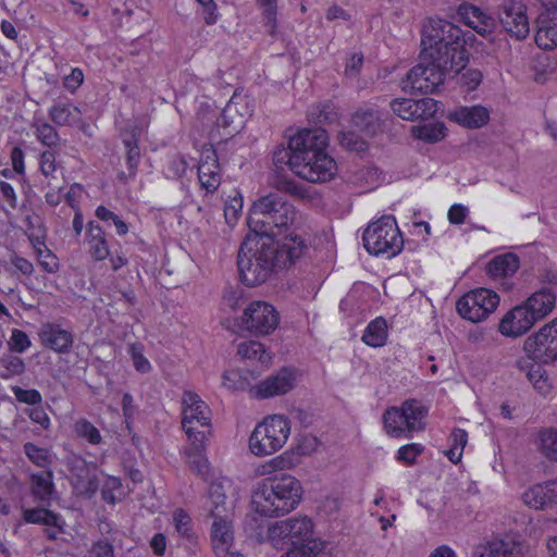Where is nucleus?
Masks as SVG:
<instances>
[{
    "label": "nucleus",
    "mask_w": 557,
    "mask_h": 557,
    "mask_svg": "<svg viewBox=\"0 0 557 557\" xmlns=\"http://www.w3.org/2000/svg\"><path fill=\"white\" fill-rule=\"evenodd\" d=\"M247 224L260 236L248 238L238 250L239 276L248 286L267 282L275 270L293 265L308 249L302 235L306 218L276 194L262 196L252 203Z\"/></svg>",
    "instance_id": "f257e3e1"
},
{
    "label": "nucleus",
    "mask_w": 557,
    "mask_h": 557,
    "mask_svg": "<svg viewBox=\"0 0 557 557\" xmlns=\"http://www.w3.org/2000/svg\"><path fill=\"white\" fill-rule=\"evenodd\" d=\"M466 39L461 28L442 18H429L422 28L421 46L426 58H436L445 65L454 58H461V66L468 63Z\"/></svg>",
    "instance_id": "f03ea898"
},
{
    "label": "nucleus",
    "mask_w": 557,
    "mask_h": 557,
    "mask_svg": "<svg viewBox=\"0 0 557 557\" xmlns=\"http://www.w3.org/2000/svg\"><path fill=\"white\" fill-rule=\"evenodd\" d=\"M302 486L289 474L265 479L253 492L252 503L260 515L273 517L294 510L301 500Z\"/></svg>",
    "instance_id": "7ed1b4c3"
},
{
    "label": "nucleus",
    "mask_w": 557,
    "mask_h": 557,
    "mask_svg": "<svg viewBox=\"0 0 557 557\" xmlns=\"http://www.w3.org/2000/svg\"><path fill=\"white\" fill-rule=\"evenodd\" d=\"M556 305V294L549 287L534 292L521 305L513 307L500 320L498 331L506 337L517 338L527 334L535 323L550 314Z\"/></svg>",
    "instance_id": "20e7f679"
},
{
    "label": "nucleus",
    "mask_w": 557,
    "mask_h": 557,
    "mask_svg": "<svg viewBox=\"0 0 557 557\" xmlns=\"http://www.w3.org/2000/svg\"><path fill=\"white\" fill-rule=\"evenodd\" d=\"M267 536L275 548L289 545L282 557H312L322 549L321 543L313 539V524L307 517L276 521L268 528Z\"/></svg>",
    "instance_id": "39448f33"
},
{
    "label": "nucleus",
    "mask_w": 557,
    "mask_h": 557,
    "mask_svg": "<svg viewBox=\"0 0 557 557\" xmlns=\"http://www.w3.org/2000/svg\"><path fill=\"white\" fill-rule=\"evenodd\" d=\"M421 59L422 62L407 73L404 89L410 88L422 94H432L443 84L446 75L458 74L465 69L461 66V58H458L457 62L454 58L447 60L446 65L436 58H426L423 52H421Z\"/></svg>",
    "instance_id": "423d86ee"
},
{
    "label": "nucleus",
    "mask_w": 557,
    "mask_h": 557,
    "mask_svg": "<svg viewBox=\"0 0 557 557\" xmlns=\"http://www.w3.org/2000/svg\"><path fill=\"white\" fill-rule=\"evenodd\" d=\"M428 408L417 399H407L399 407H391L383 413V424L392 437H411L413 432L425 428Z\"/></svg>",
    "instance_id": "0eeeda50"
},
{
    "label": "nucleus",
    "mask_w": 557,
    "mask_h": 557,
    "mask_svg": "<svg viewBox=\"0 0 557 557\" xmlns=\"http://www.w3.org/2000/svg\"><path fill=\"white\" fill-rule=\"evenodd\" d=\"M363 246L373 256H397L404 247V239L396 220L392 215H384L368 225L362 235Z\"/></svg>",
    "instance_id": "6e6552de"
},
{
    "label": "nucleus",
    "mask_w": 557,
    "mask_h": 557,
    "mask_svg": "<svg viewBox=\"0 0 557 557\" xmlns=\"http://www.w3.org/2000/svg\"><path fill=\"white\" fill-rule=\"evenodd\" d=\"M290 434V424L287 418L274 414L259 423L249 438V447L257 456H268L280 450Z\"/></svg>",
    "instance_id": "1a4fd4ad"
},
{
    "label": "nucleus",
    "mask_w": 557,
    "mask_h": 557,
    "mask_svg": "<svg viewBox=\"0 0 557 557\" xmlns=\"http://www.w3.org/2000/svg\"><path fill=\"white\" fill-rule=\"evenodd\" d=\"M210 408L194 392L185 391L182 396V429L187 440L206 435L210 429Z\"/></svg>",
    "instance_id": "9d476101"
},
{
    "label": "nucleus",
    "mask_w": 557,
    "mask_h": 557,
    "mask_svg": "<svg viewBox=\"0 0 557 557\" xmlns=\"http://www.w3.org/2000/svg\"><path fill=\"white\" fill-rule=\"evenodd\" d=\"M280 324L278 311L263 300L251 301L240 317L242 327L257 336L273 333Z\"/></svg>",
    "instance_id": "9b49d317"
},
{
    "label": "nucleus",
    "mask_w": 557,
    "mask_h": 557,
    "mask_svg": "<svg viewBox=\"0 0 557 557\" xmlns=\"http://www.w3.org/2000/svg\"><path fill=\"white\" fill-rule=\"evenodd\" d=\"M523 352L540 363L557 360V318L543 325L523 342Z\"/></svg>",
    "instance_id": "f8f14e48"
},
{
    "label": "nucleus",
    "mask_w": 557,
    "mask_h": 557,
    "mask_svg": "<svg viewBox=\"0 0 557 557\" xmlns=\"http://www.w3.org/2000/svg\"><path fill=\"white\" fill-rule=\"evenodd\" d=\"M499 305V296L491 289L478 288L465 294L456 304V310L466 320H485Z\"/></svg>",
    "instance_id": "ddd939ff"
},
{
    "label": "nucleus",
    "mask_w": 557,
    "mask_h": 557,
    "mask_svg": "<svg viewBox=\"0 0 557 557\" xmlns=\"http://www.w3.org/2000/svg\"><path fill=\"white\" fill-rule=\"evenodd\" d=\"M504 32L516 40H523L530 34L527 7L518 0H503L497 11Z\"/></svg>",
    "instance_id": "4468645a"
},
{
    "label": "nucleus",
    "mask_w": 557,
    "mask_h": 557,
    "mask_svg": "<svg viewBox=\"0 0 557 557\" xmlns=\"http://www.w3.org/2000/svg\"><path fill=\"white\" fill-rule=\"evenodd\" d=\"M337 171L335 160L324 150L301 157L296 165V175L310 183L332 180Z\"/></svg>",
    "instance_id": "2eb2a0df"
},
{
    "label": "nucleus",
    "mask_w": 557,
    "mask_h": 557,
    "mask_svg": "<svg viewBox=\"0 0 557 557\" xmlns=\"http://www.w3.org/2000/svg\"><path fill=\"white\" fill-rule=\"evenodd\" d=\"M292 150L296 152V160L301 157L309 156L313 152L324 150L329 143V136L325 129L319 128H304L298 131L290 138Z\"/></svg>",
    "instance_id": "dca6fc26"
},
{
    "label": "nucleus",
    "mask_w": 557,
    "mask_h": 557,
    "mask_svg": "<svg viewBox=\"0 0 557 557\" xmlns=\"http://www.w3.org/2000/svg\"><path fill=\"white\" fill-rule=\"evenodd\" d=\"M198 180L207 194H213L221 184V166L216 151L212 148L201 153L198 165Z\"/></svg>",
    "instance_id": "f3484780"
},
{
    "label": "nucleus",
    "mask_w": 557,
    "mask_h": 557,
    "mask_svg": "<svg viewBox=\"0 0 557 557\" xmlns=\"http://www.w3.org/2000/svg\"><path fill=\"white\" fill-rule=\"evenodd\" d=\"M232 487L233 481L226 476H220L210 483L208 498L211 517L232 516L233 506L227 502L226 495Z\"/></svg>",
    "instance_id": "a211bd4d"
},
{
    "label": "nucleus",
    "mask_w": 557,
    "mask_h": 557,
    "mask_svg": "<svg viewBox=\"0 0 557 557\" xmlns=\"http://www.w3.org/2000/svg\"><path fill=\"white\" fill-rule=\"evenodd\" d=\"M188 441V446L185 448L184 454L190 469L201 476L205 481L210 479V463L205 455V441L206 435H197Z\"/></svg>",
    "instance_id": "6ab92c4d"
},
{
    "label": "nucleus",
    "mask_w": 557,
    "mask_h": 557,
    "mask_svg": "<svg viewBox=\"0 0 557 557\" xmlns=\"http://www.w3.org/2000/svg\"><path fill=\"white\" fill-rule=\"evenodd\" d=\"M535 42L544 50L557 47V8L547 9L540 14Z\"/></svg>",
    "instance_id": "aec40b11"
},
{
    "label": "nucleus",
    "mask_w": 557,
    "mask_h": 557,
    "mask_svg": "<svg viewBox=\"0 0 557 557\" xmlns=\"http://www.w3.org/2000/svg\"><path fill=\"white\" fill-rule=\"evenodd\" d=\"M39 336L44 346L58 354L70 352L73 346V335L70 331L62 329L59 324L46 323L42 325Z\"/></svg>",
    "instance_id": "412c9836"
},
{
    "label": "nucleus",
    "mask_w": 557,
    "mask_h": 557,
    "mask_svg": "<svg viewBox=\"0 0 557 557\" xmlns=\"http://www.w3.org/2000/svg\"><path fill=\"white\" fill-rule=\"evenodd\" d=\"M527 506L534 509H546L557 504V482L550 481L544 484H536L525 491L522 495Z\"/></svg>",
    "instance_id": "4be33fe9"
},
{
    "label": "nucleus",
    "mask_w": 557,
    "mask_h": 557,
    "mask_svg": "<svg viewBox=\"0 0 557 557\" xmlns=\"http://www.w3.org/2000/svg\"><path fill=\"white\" fill-rule=\"evenodd\" d=\"M294 372L288 369H282L276 375L270 376L257 385V396L269 398L286 394L294 387Z\"/></svg>",
    "instance_id": "5701e85b"
},
{
    "label": "nucleus",
    "mask_w": 557,
    "mask_h": 557,
    "mask_svg": "<svg viewBox=\"0 0 557 557\" xmlns=\"http://www.w3.org/2000/svg\"><path fill=\"white\" fill-rule=\"evenodd\" d=\"M543 364L544 363L533 361L532 358L527 355L517 360V368L525 373L529 382L541 395L546 396L552 389V383L542 367Z\"/></svg>",
    "instance_id": "b1692460"
},
{
    "label": "nucleus",
    "mask_w": 557,
    "mask_h": 557,
    "mask_svg": "<svg viewBox=\"0 0 557 557\" xmlns=\"http://www.w3.org/2000/svg\"><path fill=\"white\" fill-rule=\"evenodd\" d=\"M451 121L468 128H479L490 121V112L483 106L462 107L450 112Z\"/></svg>",
    "instance_id": "393cba45"
},
{
    "label": "nucleus",
    "mask_w": 557,
    "mask_h": 557,
    "mask_svg": "<svg viewBox=\"0 0 557 557\" xmlns=\"http://www.w3.org/2000/svg\"><path fill=\"white\" fill-rule=\"evenodd\" d=\"M86 242L89 248V253L94 260L102 261L110 256L106 233L102 227L94 221H90L87 224Z\"/></svg>",
    "instance_id": "a878e982"
},
{
    "label": "nucleus",
    "mask_w": 557,
    "mask_h": 557,
    "mask_svg": "<svg viewBox=\"0 0 557 557\" xmlns=\"http://www.w3.org/2000/svg\"><path fill=\"white\" fill-rule=\"evenodd\" d=\"M23 522L53 527L64 532L65 521L59 515L44 506L23 509Z\"/></svg>",
    "instance_id": "bb28decb"
},
{
    "label": "nucleus",
    "mask_w": 557,
    "mask_h": 557,
    "mask_svg": "<svg viewBox=\"0 0 557 557\" xmlns=\"http://www.w3.org/2000/svg\"><path fill=\"white\" fill-rule=\"evenodd\" d=\"M351 122L361 133L367 136H374L382 129L383 119L380 111L374 108H366L356 111Z\"/></svg>",
    "instance_id": "cd10ccee"
},
{
    "label": "nucleus",
    "mask_w": 557,
    "mask_h": 557,
    "mask_svg": "<svg viewBox=\"0 0 557 557\" xmlns=\"http://www.w3.org/2000/svg\"><path fill=\"white\" fill-rule=\"evenodd\" d=\"M50 120L58 126H73L81 122L82 112L71 102H57L48 111Z\"/></svg>",
    "instance_id": "c85d7f7f"
},
{
    "label": "nucleus",
    "mask_w": 557,
    "mask_h": 557,
    "mask_svg": "<svg viewBox=\"0 0 557 557\" xmlns=\"http://www.w3.org/2000/svg\"><path fill=\"white\" fill-rule=\"evenodd\" d=\"M30 494L35 500L48 503L53 494V474L51 470L30 474Z\"/></svg>",
    "instance_id": "c756f323"
},
{
    "label": "nucleus",
    "mask_w": 557,
    "mask_h": 557,
    "mask_svg": "<svg viewBox=\"0 0 557 557\" xmlns=\"http://www.w3.org/2000/svg\"><path fill=\"white\" fill-rule=\"evenodd\" d=\"M213 518L214 521L211 528V540L213 550H218V547H232L234 536L230 519L231 516Z\"/></svg>",
    "instance_id": "7c9ffc66"
},
{
    "label": "nucleus",
    "mask_w": 557,
    "mask_h": 557,
    "mask_svg": "<svg viewBox=\"0 0 557 557\" xmlns=\"http://www.w3.org/2000/svg\"><path fill=\"white\" fill-rule=\"evenodd\" d=\"M520 267V260L516 253L507 252L496 256L487 264V273L490 276H511Z\"/></svg>",
    "instance_id": "2f4dec72"
},
{
    "label": "nucleus",
    "mask_w": 557,
    "mask_h": 557,
    "mask_svg": "<svg viewBox=\"0 0 557 557\" xmlns=\"http://www.w3.org/2000/svg\"><path fill=\"white\" fill-rule=\"evenodd\" d=\"M535 446L546 459L557 461V428L541 429L535 437Z\"/></svg>",
    "instance_id": "473e14b6"
},
{
    "label": "nucleus",
    "mask_w": 557,
    "mask_h": 557,
    "mask_svg": "<svg viewBox=\"0 0 557 557\" xmlns=\"http://www.w3.org/2000/svg\"><path fill=\"white\" fill-rule=\"evenodd\" d=\"M339 113L331 102L317 103L310 107L308 119L314 124L330 125L338 121Z\"/></svg>",
    "instance_id": "72a5a7b5"
},
{
    "label": "nucleus",
    "mask_w": 557,
    "mask_h": 557,
    "mask_svg": "<svg viewBox=\"0 0 557 557\" xmlns=\"http://www.w3.org/2000/svg\"><path fill=\"white\" fill-rule=\"evenodd\" d=\"M387 324L383 318H376L371 321L366 327L362 341L368 346L381 347L385 344L387 338Z\"/></svg>",
    "instance_id": "f704fd0d"
},
{
    "label": "nucleus",
    "mask_w": 557,
    "mask_h": 557,
    "mask_svg": "<svg viewBox=\"0 0 557 557\" xmlns=\"http://www.w3.org/2000/svg\"><path fill=\"white\" fill-rule=\"evenodd\" d=\"M237 354L245 359L257 360L263 364L271 361V355L268 352L260 342L248 341L243 342L237 347Z\"/></svg>",
    "instance_id": "c9c22d12"
},
{
    "label": "nucleus",
    "mask_w": 557,
    "mask_h": 557,
    "mask_svg": "<svg viewBox=\"0 0 557 557\" xmlns=\"http://www.w3.org/2000/svg\"><path fill=\"white\" fill-rule=\"evenodd\" d=\"M24 454L26 457L37 467L47 470H51L52 466V455L51 453L45 448L39 447L32 442H27L23 446Z\"/></svg>",
    "instance_id": "e433bc0d"
},
{
    "label": "nucleus",
    "mask_w": 557,
    "mask_h": 557,
    "mask_svg": "<svg viewBox=\"0 0 557 557\" xmlns=\"http://www.w3.org/2000/svg\"><path fill=\"white\" fill-rule=\"evenodd\" d=\"M173 523L176 532L189 544H195L197 536L193 528V519L184 509H176L173 512Z\"/></svg>",
    "instance_id": "4c0bfd02"
},
{
    "label": "nucleus",
    "mask_w": 557,
    "mask_h": 557,
    "mask_svg": "<svg viewBox=\"0 0 557 557\" xmlns=\"http://www.w3.org/2000/svg\"><path fill=\"white\" fill-rule=\"evenodd\" d=\"M37 140L49 148L57 147L60 143V136L50 123L42 120H35L33 123Z\"/></svg>",
    "instance_id": "58836bf2"
},
{
    "label": "nucleus",
    "mask_w": 557,
    "mask_h": 557,
    "mask_svg": "<svg viewBox=\"0 0 557 557\" xmlns=\"http://www.w3.org/2000/svg\"><path fill=\"white\" fill-rule=\"evenodd\" d=\"M73 431L76 437L88 442L90 445L96 446L102 443L100 431L85 418H79L75 421Z\"/></svg>",
    "instance_id": "ea45409f"
},
{
    "label": "nucleus",
    "mask_w": 557,
    "mask_h": 557,
    "mask_svg": "<svg viewBox=\"0 0 557 557\" xmlns=\"http://www.w3.org/2000/svg\"><path fill=\"white\" fill-rule=\"evenodd\" d=\"M123 144L126 148V163L129 170V175L135 176L140 161L138 138L134 133H125L123 134Z\"/></svg>",
    "instance_id": "a19ab883"
},
{
    "label": "nucleus",
    "mask_w": 557,
    "mask_h": 557,
    "mask_svg": "<svg viewBox=\"0 0 557 557\" xmlns=\"http://www.w3.org/2000/svg\"><path fill=\"white\" fill-rule=\"evenodd\" d=\"M296 152L292 150L290 139L287 146L280 145L273 151V163L276 170H283L285 166L290 169L296 174V165L299 160H296Z\"/></svg>",
    "instance_id": "79ce46f5"
},
{
    "label": "nucleus",
    "mask_w": 557,
    "mask_h": 557,
    "mask_svg": "<svg viewBox=\"0 0 557 557\" xmlns=\"http://www.w3.org/2000/svg\"><path fill=\"white\" fill-rule=\"evenodd\" d=\"M25 372V363L22 358L13 355H4L0 358V377L9 380Z\"/></svg>",
    "instance_id": "37998d69"
},
{
    "label": "nucleus",
    "mask_w": 557,
    "mask_h": 557,
    "mask_svg": "<svg viewBox=\"0 0 557 557\" xmlns=\"http://www.w3.org/2000/svg\"><path fill=\"white\" fill-rule=\"evenodd\" d=\"M272 185L275 189L298 198L306 196V190L300 184L278 173L273 177Z\"/></svg>",
    "instance_id": "c03bdc74"
},
{
    "label": "nucleus",
    "mask_w": 557,
    "mask_h": 557,
    "mask_svg": "<svg viewBox=\"0 0 557 557\" xmlns=\"http://www.w3.org/2000/svg\"><path fill=\"white\" fill-rule=\"evenodd\" d=\"M392 111L403 120L414 121L417 120V106L413 99H395L389 103Z\"/></svg>",
    "instance_id": "a18cd8bd"
},
{
    "label": "nucleus",
    "mask_w": 557,
    "mask_h": 557,
    "mask_svg": "<svg viewBox=\"0 0 557 557\" xmlns=\"http://www.w3.org/2000/svg\"><path fill=\"white\" fill-rule=\"evenodd\" d=\"M257 2L262 9V16L269 34L274 35L277 27V0H257Z\"/></svg>",
    "instance_id": "49530a36"
},
{
    "label": "nucleus",
    "mask_w": 557,
    "mask_h": 557,
    "mask_svg": "<svg viewBox=\"0 0 557 557\" xmlns=\"http://www.w3.org/2000/svg\"><path fill=\"white\" fill-rule=\"evenodd\" d=\"M470 27L484 38H487L491 41L494 40V30L496 27L495 20L484 12L474 20Z\"/></svg>",
    "instance_id": "de8ad7c7"
},
{
    "label": "nucleus",
    "mask_w": 557,
    "mask_h": 557,
    "mask_svg": "<svg viewBox=\"0 0 557 557\" xmlns=\"http://www.w3.org/2000/svg\"><path fill=\"white\" fill-rule=\"evenodd\" d=\"M470 27L484 38H487L491 41L494 40V30L496 27L495 20L484 12L474 20Z\"/></svg>",
    "instance_id": "09e8293b"
},
{
    "label": "nucleus",
    "mask_w": 557,
    "mask_h": 557,
    "mask_svg": "<svg viewBox=\"0 0 557 557\" xmlns=\"http://www.w3.org/2000/svg\"><path fill=\"white\" fill-rule=\"evenodd\" d=\"M128 352L131 355L134 368L140 373H148L151 371V363L144 356V346L140 343L129 345Z\"/></svg>",
    "instance_id": "8fccbe9b"
},
{
    "label": "nucleus",
    "mask_w": 557,
    "mask_h": 557,
    "mask_svg": "<svg viewBox=\"0 0 557 557\" xmlns=\"http://www.w3.org/2000/svg\"><path fill=\"white\" fill-rule=\"evenodd\" d=\"M95 214L99 220H101L103 222L111 221L114 224V226L116 228V233L120 236L127 234V232H128L127 224L119 215H116L114 212H112L104 206L97 207Z\"/></svg>",
    "instance_id": "3c124183"
},
{
    "label": "nucleus",
    "mask_w": 557,
    "mask_h": 557,
    "mask_svg": "<svg viewBox=\"0 0 557 557\" xmlns=\"http://www.w3.org/2000/svg\"><path fill=\"white\" fill-rule=\"evenodd\" d=\"M39 265L47 273H55L59 271L60 264L58 257L47 247L36 249Z\"/></svg>",
    "instance_id": "603ef678"
},
{
    "label": "nucleus",
    "mask_w": 557,
    "mask_h": 557,
    "mask_svg": "<svg viewBox=\"0 0 557 557\" xmlns=\"http://www.w3.org/2000/svg\"><path fill=\"white\" fill-rule=\"evenodd\" d=\"M417 120H428L433 117L440 109V102L433 98H422L416 100Z\"/></svg>",
    "instance_id": "864d4df0"
},
{
    "label": "nucleus",
    "mask_w": 557,
    "mask_h": 557,
    "mask_svg": "<svg viewBox=\"0 0 557 557\" xmlns=\"http://www.w3.org/2000/svg\"><path fill=\"white\" fill-rule=\"evenodd\" d=\"M418 138L426 143H436L445 137V126L443 124L424 125L418 129Z\"/></svg>",
    "instance_id": "5fc2aeb1"
},
{
    "label": "nucleus",
    "mask_w": 557,
    "mask_h": 557,
    "mask_svg": "<svg viewBox=\"0 0 557 557\" xmlns=\"http://www.w3.org/2000/svg\"><path fill=\"white\" fill-rule=\"evenodd\" d=\"M424 450L421 444L412 443L401 446L397 451V459L407 465H413L418 456Z\"/></svg>",
    "instance_id": "6e6d98bb"
},
{
    "label": "nucleus",
    "mask_w": 557,
    "mask_h": 557,
    "mask_svg": "<svg viewBox=\"0 0 557 557\" xmlns=\"http://www.w3.org/2000/svg\"><path fill=\"white\" fill-rule=\"evenodd\" d=\"M12 392L16 400L20 403L32 406L40 405L42 403V396L37 389H24L20 386H13Z\"/></svg>",
    "instance_id": "4d7b16f0"
},
{
    "label": "nucleus",
    "mask_w": 557,
    "mask_h": 557,
    "mask_svg": "<svg viewBox=\"0 0 557 557\" xmlns=\"http://www.w3.org/2000/svg\"><path fill=\"white\" fill-rule=\"evenodd\" d=\"M30 339L28 335L21 330L14 329L12 331V335L10 341L8 342L9 348L14 352H24L26 349L30 347Z\"/></svg>",
    "instance_id": "13d9d810"
},
{
    "label": "nucleus",
    "mask_w": 557,
    "mask_h": 557,
    "mask_svg": "<svg viewBox=\"0 0 557 557\" xmlns=\"http://www.w3.org/2000/svg\"><path fill=\"white\" fill-rule=\"evenodd\" d=\"M222 385L230 391H240L246 387V380L237 370H228L223 373Z\"/></svg>",
    "instance_id": "bf43d9fd"
},
{
    "label": "nucleus",
    "mask_w": 557,
    "mask_h": 557,
    "mask_svg": "<svg viewBox=\"0 0 557 557\" xmlns=\"http://www.w3.org/2000/svg\"><path fill=\"white\" fill-rule=\"evenodd\" d=\"M122 487V482L116 476H108L101 488V497L108 504H115L114 491Z\"/></svg>",
    "instance_id": "052dcab7"
},
{
    "label": "nucleus",
    "mask_w": 557,
    "mask_h": 557,
    "mask_svg": "<svg viewBox=\"0 0 557 557\" xmlns=\"http://www.w3.org/2000/svg\"><path fill=\"white\" fill-rule=\"evenodd\" d=\"M339 143L343 147L351 151H361L366 148V143L354 132L341 133Z\"/></svg>",
    "instance_id": "680f3d73"
},
{
    "label": "nucleus",
    "mask_w": 557,
    "mask_h": 557,
    "mask_svg": "<svg viewBox=\"0 0 557 557\" xmlns=\"http://www.w3.org/2000/svg\"><path fill=\"white\" fill-rule=\"evenodd\" d=\"M243 209V199L242 197H234L230 202H227L224 207V218L228 225H233L237 219L238 214Z\"/></svg>",
    "instance_id": "e2e57ef3"
},
{
    "label": "nucleus",
    "mask_w": 557,
    "mask_h": 557,
    "mask_svg": "<svg viewBox=\"0 0 557 557\" xmlns=\"http://www.w3.org/2000/svg\"><path fill=\"white\" fill-rule=\"evenodd\" d=\"M40 172L46 177L53 176L57 170L55 153L50 150H46L40 154L39 161Z\"/></svg>",
    "instance_id": "0e129e2a"
},
{
    "label": "nucleus",
    "mask_w": 557,
    "mask_h": 557,
    "mask_svg": "<svg viewBox=\"0 0 557 557\" xmlns=\"http://www.w3.org/2000/svg\"><path fill=\"white\" fill-rule=\"evenodd\" d=\"M482 11L470 3H461L458 8V15L460 16L461 21L468 25L469 27L473 24L474 20L480 16Z\"/></svg>",
    "instance_id": "69168bd1"
},
{
    "label": "nucleus",
    "mask_w": 557,
    "mask_h": 557,
    "mask_svg": "<svg viewBox=\"0 0 557 557\" xmlns=\"http://www.w3.org/2000/svg\"><path fill=\"white\" fill-rule=\"evenodd\" d=\"M482 81V74L476 69H469L460 76V84L468 90L475 89Z\"/></svg>",
    "instance_id": "338daca9"
},
{
    "label": "nucleus",
    "mask_w": 557,
    "mask_h": 557,
    "mask_svg": "<svg viewBox=\"0 0 557 557\" xmlns=\"http://www.w3.org/2000/svg\"><path fill=\"white\" fill-rule=\"evenodd\" d=\"M89 554L90 557H113L114 550L111 543L107 540H101L92 545Z\"/></svg>",
    "instance_id": "774afa93"
}]
</instances>
